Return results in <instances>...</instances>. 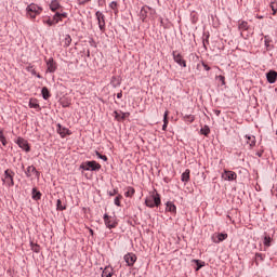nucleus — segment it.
Wrapping results in <instances>:
<instances>
[{"label":"nucleus","instance_id":"21","mask_svg":"<svg viewBox=\"0 0 277 277\" xmlns=\"http://www.w3.org/2000/svg\"><path fill=\"white\" fill-rule=\"evenodd\" d=\"M31 198L32 200H41L42 198V193H40V190H38V188L34 187L32 190H31Z\"/></svg>","mask_w":277,"mask_h":277},{"label":"nucleus","instance_id":"58","mask_svg":"<svg viewBox=\"0 0 277 277\" xmlns=\"http://www.w3.org/2000/svg\"><path fill=\"white\" fill-rule=\"evenodd\" d=\"M117 98H122V91H120L119 93H117Z\"/></svg>","mask_w":277,"mask_h":277},{"label":"nucleus","instance_id":"54","mask_svg":"<svg viewBox=\"0 0 277 277\" xmlns=\"http://www.w3.org/2000/svg\"><path fill=\"white\" fill-rule=\"evenodd\" d=\"M5 140V135L3 134V129L0 128V142Z\"/></svg>","mask_w":277,"mask_h":277},{"label":"nucleus","instance_id":"25","mask_svg":"<svg viewBox=\"0 0 277 277\" xmlns=\"http://www.w3.org/2000/svg\"><path fill=\"white\" fill-rule=\"evenodd\" d=\"M41 96L44 101H49V98H51V91H49V88L43 87L41 89Z\"/></svg>","mask_w":277,"mask_h":277},{"label":"nucleus","instance_id":"26","mask_svg":"<svg viewBox=\"0 0 277 277\" xmlns=\"http://www.w3.org/2000/svg\"><path fill=\"white\" fill-rule=\"evenodd\" d=\"M28 107H30V109H41L37 98H30Z\"/></svg>","mask_w":277,"mask_h":277},{"label":"nucleus","instance_id":"48","mask_svg":"<svg viewBox=\"0 0 277 277\" xmlns=\"http://www.w3.org/2000/svg\"><path fill=\"white\" fill-rule=\"evenodd\" d=\"M95 155L98 159H102V161H107V156L100 154L98 151H95Z\"/></svg>","mask_w":277,"mask_h":277},{"label":"nucleus","instance_id":"3","mask_svg":"<svg viewBox=\"0 0 277 277\" xmlns=\"http://www.w3.org/2000/svg\"><path fill=\"white\" fill-rule=\"evenodd\" d=\"M26 14L27 16H29V18H36V16H40V14H42V8L38 6V4L36 3H30L27 8H26Z\"/></svg>","mask_w":277,"mask_h":277},{"label":"nucleus","instance_id":"6","mask_svg":"<svg viewBox=\"0 0 277 277\" xmlns=\"http://www.w3.org/2000/svg\"><path fill=\"white\" fill-rule=\"evenodd\" d=\"M172 56H173V61L175 62V64H177L182 68H187V61H185V58H183L182 53H177L176 51H173Z\"/></svg>","mask_w":277,"mask_h":277},{"label":"nucleus","instance_id":"39","mask_svg":"<svg viewBox=\"0 0 277 277\" xmlns=\"http://www.w3.org/2000/svg\"><path fill=\"white\" fill-rule=\"evenodd\" d=\"M259 261H265V254L255 253V265L259 267Z\"/></svg>","mask_w":277,"mask_h":277},{"label":"nucleus","instance_id":"59","mask_svg":"<svg viewBox=\"0 0 277 277\" xmlns=\"http://www.w3.org/2000/svg\"><path fill=\"white\" fill-rule=\"evenodd\" d=\"M89 232H90V235H91L92 237H94V229L89 228Z\"/></svg>","mask_w":277,"mask_h":277},{"label":"nucleus","instance_id":"56","mask_svg":"<svg viewBox=\"0 0 277 277\" xmlns=\"http://www.w3.org/2000/svg\"><path fill=\"white\" fill-rule=\"evenodd\" d=\"M2 146H8V138H4L3 141H0Z\"/></svg>","mask_w":277,"mask_h":277},{"label":"nucleus","instance_id":"11","mask_svg":"<svg viewBox=\"0 0 277 277\" xmlns=\"http://www.w3.org/2000/svg\"><path fill=\"white\" fill-rule=\"evenodd\" d=\"M228 239V234L226 233H219L212 235L213 243H222V241H226Z\"/></svg>","mask_w":277,"mask_h":277},{"label":"nucleus","instance_id":"31","mask_svg":"<svg viewBox=\"0 0 277 277\" xmlns=\"http://www.w3.org/2000/svg\"><path fill=\"white\" fill-rule=\"evenodd\" d=\"M124 196L126 198H133V196H135V188H133V186H128Z\"/></svg>","mask_w":277,"mask_h":277},{"label":"nucleus","instance_id":"55","mask_svg":"<svg viewBox=\"0 0 277 277\" xmlns=\"http://www.w3.org/2000/svg\"><path fill=\"white\" fill-rule=\"evenodd\" d=\"M97 3L100 8H103V5H105V0H98Z\"/></svg>","mask_w":277,"mask_h":277},{"label":"nucleus","instance_id":"13","mask_svg":"<svg viewBox=\"0 0 277 277\" xmlns=\"http://www.w3.org/2000/svg\"><path fill=\"white\" fill-rule=\"evenodd\" d=\"M115 120L118 122H122L123 120H127L129 116H131L130 113H123L122 110H115L114 111Z\"/></svg>","mask_w":277,"mask_h":277},{"label":"nucleus","instance_id":"27","mask_svg":"<svg viewBox=\"0 0 277 277\" xmlns=\"http://www.w3.org/2000/svg\"><path fill=\"white\" fill-rule=\"evenodd\" d=\"M114 268L110 266H106L104 271L102 272V277H113L114 276Z\"/></svg>","mask_w":277,"mask_h":277},{"label":"nucleus","instance_id":"22","mask_svg":"<svg viewBox=\"0 0 277 277\" xmlns=\"http://www.w3.org/2000/svg\"><path fill=\"white\" fill-rule=\"evenodd\" d=\"M190 174H192V171L189 169H186L181 176L182 183H189Z\"/></svg>","mask_w":277,"mask_h":277},{"label":"nucleus","instance_id":"35","mask_svg":"<svg viewBox=\"0 0 277 277\" xmlns=\"http://www.w3.org/2000/svg\"><path fill=\"white\" fill-rule=\"evenodd\" d=\"M56 211H66V203H62V199L56 201Z\"/></svg>","mask_w":277,"mask_h":277},{"label":"nucleus","instance_id":"14","mask_svg":"<svg viewBox=\"0 0 277 277\" xmlns=\"http://www.w3.org/2000/svg\"><path fill=\"white\" fill-rule=\"evenodd\" d=\"M25 174L27 179H31V174H35L37 179H40V171H38V169H36V167L34 166H28L25 171Z\"/></svg>","mask_w":277,"mask_h":277},{"label":"nucleus","instance_id":"1","mask_svg":"<svg viewBox=\"0 0 277 277\" xmlns=\"http://www.w3.org/2000/svg\"><path fill=\"white\" fill-rule=\"evenodd\" d=\"M145 207L148 209H155V207H161V195L154 189L150 195L145 198Z\"/></svg>","mask_w":277,"mask_h":277},{"label":"nucleus","instance_id":"47","mask_svg":"<svg viewBox=\"0 0 277 277\" xmlns=\"http://www.w3.org/2000/svg\"><path fill=\"white\" fill-rule=\"evenodd\" d=\"M61 105H62V107H64V108L70 107V101H68V100H62V101H61Z\"/></svg>","mask_w":277,"mask_h":277},{"label":"nucleus","instance_id":"24","mask_svg":"<svg viewBox=\"0 0 277 277\" xmlns=\"http://www.w3.org/2000/svg\"><path fill=\"white\" fill-rule=\"evenodd\" d=\"M27 72H30L32 76L37 77V79H42V75L36 72V68H34V65L29 64L26 67Z\"/></svg>","mask_w":277,"mask_h":277},{"label":"nucleus","instance_id":"61","mask_svg":"<svg viewBox=\"0 0 277 277\" xmlns=\"http://www.w3.org/2000/svg\"><path fill=\"white\" fill-rule=\"evenodd\" d=\"M87 57H90V50L87 51Z\"/></svg>","mask_w":277,"mask_h":277},{"label":"nucleus","instance_id":"10","mask_svg":"<svg viewBox=\"0 0 277 277\" xmlns=\"http://www.w3.org/2000/svg\"><path fill=\"white\" fill-rule=\"evenodd\" d=\"M124 262L127 263L128 267H133L135 265V262L137 261V255L134 253H127L123 256Z\"/></svg>","mask_w":277,"mask_h":277},{"label":"nucleus","instance_id":"9","mask_svg":"<svg viewBox=\"0 0 277 277\" xmlns=\"http://www.w3.org/2000/svg\"><path fill=\"white\" fill-rule=\"evenodd\" d=\"M95 16H96V21L98 24V28L104 34V31H105V14H103V12H101V11H97L95 13Z\"/></svg>","mask_w":277,"mask_h":277},{"label":"nucleus","instance_id":"41","mask_svg":"<svg viewBox=\"0 0 277 277\" xmlns=\"http://www.w3.org/2000/svg\"><path fill=\"white\" fill-rule=\"evenodd\" d=\"M263 243H264L265 248H269L272 246V237L271 236H265Z\"/></svg>","mask_w":277,"mask_h":277},{"label":"nucleus","instance_id":"57","mask_svg":"<svg viewBox=\"0 0 277 277\" xmlns=\"http://www.w3.org/2000/svg\"><path fill=\"white\" fill-rule=\"evenodd\" d=\"M215 116H220L222 114V110H214Z\"/></svg>","mask_w":277,"mask_h":277},{"label":"nucleus","instance_id":"15","mask_svg":"<svg viewBox=\"0 0 277 277\" xmlns=\"http://www.w3.org/2000/svg\"><path fill=\"white\" fill-rule=\"evenodd\" d=\"M56 131L61 137H66V135L72 134L68 128L63 127L61 123L56 124Z\"/></svg>","mask_w":277,"mask_h":277},{"label":"nucleus","instance_id":"60","mask_svg":"<svg viewBox=\"0 0 277 277\" xmlns=\"http://www.w3.org/2000/svg\"><path fill=\"white\" fill-rule=\"evenodd\" d=\"M256 18H259L260 21L264 18L263 15H256Z\"/></svg>","mask_w":277,"mask_h":277},{"label":"nucleus","instance_id":"52","mask_svg":"<svg viewBox=\"0 0 277 277\" xmlns=\"http://www.w3.org/2000/svg\"><path fill=\"white\" fill-rule=\"evenodd\" d=\"M201 65L203 66L205 70H207V71L211 70V66L207 65V63H205V61L201 62Z\"/></svg>","mask_w":277,"mask_h":277},{"label":"nucleus","instance_id":"44","mask_svg":"<svg viewBox=\"0 0 277 277\" xmlns=\"http://www.w3.org/2000/svg\"><path fill=\"white\" fill-rule=\"evenodd\" d=\"M43 25H49V27H53V25H55V23L53 21H51L50 17H48L47 19H43Z\"/></svg>","mask_w":277,"mask_h":277},{"label":"nucleus","instance_id":"33","mask_svg":"<svg viewBox=\"0 0 277 277\" xmlns=\"http://www.w3.org/2000/svg\"><path fill=\"white\" fill-rule=\"evenodd\" d=\"M211 133V128H209V126L205 124L201 129H200V134L205 135V137H209V134Z\"/></svg>","mask_w":277,"mask_h":277},{"label":"nucleus","instance_id":"40","mask_svg":"<svg viewBox=\"0 0 277 277\" xmlns=\"http://www.w3.org/2000/svg\"><path fill=\"white\" fill-rule=\"evenodd\" d=\"M269 8L273 12V16H276V14H277V1H272L271 4H269Z\"/></svg>","mask_w":277,"mask_h":277},{"label":"nucleus","instance_id":"50","mask_svg":"<svg viewBox=\"0 0 277 277\" xmlns=\"http://www.w3.org/2000/svg\"><path fill=\"white\" fill-rule=\"evenodd\" d=\"M57 16H60L61 18H68V13L56 12V18H57Z\"/></svg>","mask_w":277,"mask_h":277},{"label":"nucleus","instance_id":"62","mask_svg":"<svg viewBox=\"0 0 277 277\" xmlns=\"http://www.w3.org/2000/svg\"><path fill=\"white\" fill-rule=\"evenodd\" d=\"M160 23H163V18H160Z\"/></svg>","mask_w":277,"mask_h":277},{"label":"nucleus","instance_id":"32","mask_svg":"<svg viewBox=\"0 0 277 277\" xmlns=\"http://www.w3.org/2000/svg\"><path fill=\"white\" fill-rule=\"evenodd\" d=\"M193 263H195L196 267H195V272H200V269H202V267H205V262L201 260H193Z\"/></svg>","mask_w":277,"mask_h":277},{"label":"nucleus","instance_id":"12","mask_svg":"<svg viewBox=\"0 0 277 277\" xmlns=\"http://www.w3.org/2000/svg\"><path fill=\"white\" fill-rule=\"evenodd\" d=\"M222 179H224V181H237V173L235 171L224 170Z\"/></svg>","mask_w":277,"mask_h":277},{"label":"nucleus","instance_id":"28","mask_svg":"<svg viewBox=\"0 0 277 277\" xmlns=\"http://www.w3.org/2000/svg\"><path fill=\"white\" fill-rule=\"evenodd\" d=\"M238 29L239 31H248V29H250V25H248V22L241 21L238 23Z\"/></svg>","mask_w":277,"mask_h":277},{"label":"nucleus","instance_id":"2","mask_svg":"<svg viewBox=\"0 0 277 277\" xmlns=\"http://www.w3.org/2000/svg\"><path fill=\"white\" fill-rule=\"evenodd\" d=\"M102 166L95 160H87L80 164V170H84L85 172H98Z\"/></svg>","mask_w":277,"mask_h":277},{"label":"nucleus","instance_id":"17","mask_svg":"<svg viewBox=\"0 0 277 277\" xmlns=\"http://www.w3.org/2000/svg\"><path fill=\"white\" fill-rule=\"evenodd\" d=\"M266 80L269 82V83H276L277 81V71L276 70H269L266 72Z\"/></svg>","mask_w":277,"mask_h":277},{"label":"nucleus","instance_id":"37","mask_svg":"<svg viewBox=\"0 0 277 277\" xmlns=\"http://www.w3.org/2000/svg\"><path fill=\"white\" fill-rule=\"evenodd\" d=\"M30 248L32 250V252H36V254H39L40 252V245L34 242V241H30Z\"/></svg>","mask_w":277,"mask_h":277},{"label":"nucleus","instance_id":"43","mask_svg":"<svg viewBox=\"0 0 277 277\" xmlns=\"http://www.w3.org/2000/svg\"><path fill=\"white\" fill-rule=\"evenodd\" d=\"M120 200H122V195H117L115 200H114V203L116 205V207H121V202Z\"/></svg>","mask_w":277,"mask_h":277},{"label":"nucleus","instance_id":"7","mask_svg":"<svg viewBox=\"0 0 277 277\" xmlns=\"http://www.w3.org/2000/svg\"><path fill=\"white\" fill-rule=\"evenodd\" d=\"M44 62L47 64V72L53 74L57 70V62H55L53 57H50L49 60L45 57Z\"/></svg>","mask_w":277,"mask_h":277},{"label":"nucleus","instance_id":"34","mask_svg":"<svg viewBox=\"0 0 277 277\" xmlns=\"http://www.w3.org/2000/svg\"><path fill=\"white\" fill-rule=\"evenodd\" d=\"M183 120L187 124H192V122H194V120H196V117L194 115H184Z\"/></svg>","mask_w":277,"mask_h":277},{"label":"nucleus","instance_id":"42","mask_svg":"<svg viewBox=\"0 0 277 277\" xmlns=\"http://www.w3.org/2000/svg\"><path fill=\"white\" fill-rule=\"evenodd\" d=\"M215 79L216 81H220L221 85H226V77L223 75L216 76Z\"/></svg>","mask_w":277,"mask_h":277},{"label":"nucleus","instance_id":"53","mask_svg":"<svg viewBox=\"0 0 277 277\" xmlns=\"http://www.w3.org/2000/svg\"><path fill=\"white\" fill-rule=\"evenodd\" d=\"M263 153H265V149H260L259 151L255 153L256 157H263Z\"/></svg>","mask_w":277,"mask_h":277},{"label":"nucleus","instance_id":"51","mask_svg":"<svg viewBox=\"0 0 277 277\" xmlns=\"http://www.w3.org/2000/svg\"><path fill=\"white\" fill-rule=\"evenodd\" d=\"M92 0H77L78 5H85V3H90Z\"/></svg>","mask_w":277,"mask_h":277},{"label":"nucleus","instance_id":"38","mask_svg":"<svg viewBox=\"0 0 277 277\" xmlns=\"http://www.w3.org/2000/svg\"><path fill=\"white\" fill-rule=\"evenodd\" d=\"M209 38H210L209 31L203 32V40H202L203 49H207V44H209Z\"/></svg>","mask_w":277,"mask_h":277},{"label":"nucleus","instance_id":"63","mask_svg":"<svg viewBox=\"0 0 277 277\" xmlns=\"http://www.w3.org/2000/svg\"><path fill=\"white\" fill-rule=\"evenodd\" d=\"M228 220H230V215H227Z\"/></svg>","mask_w":277,"mask_h":277},{"label":"nucleus","instance_id":"36","mask_svg":"<svg viewBox=\"0 0 277 277\" xmlns=\"http://www.w3.org/2000/svg\"><path fill=\"white\" fill-rule=\"evenodd\" d=\"M72 42V38L70 37V35H66L65 39H64V44L63 47L65 49H68V47H70V43Z\"/></svg>","mask_w":277,"mask_h":277},{"label":"nucleus","instance_id":"49","mask_svg":"<svg viewBox=\"0 0 277 277\" xmlns=\"http://www.w3.org/2000/svg\"><path fill=\"white\" fill-rule=\"evenodd\" d=\"M57 13H55L54 14V16H53V21L52 22H54V25H57V23H60V21H62V17L61 16H57Z\"/></svg>","mask_w":277,"mask_h":277},{"label":"nucleus","instance_id":"19","mask_svg":"<svg viewBox=\"0 0 277 277\" xmlns=\"http://www.w3.org/2000/svg\"><path fill=\"white\" fill-rule=\"evenodd\" d=\"M122 83V78L120 76H113L110 79V85L113 88H118Z\"/></svg>","mask_w":277,"mask_h":277},{"label":"nucleus","instance_id":"30","mask_svg":"<svg viewBox=\"0 0 277 277\" xmlns=\"http://www.w3.org/2000/svg\"><path fill=\"white\" fill-rule=\"evenodd\" d=\"M169 114H170V111H168V110L164 111L162 131H167L168 130V124L170 122V120L168 119Z\"/></svg>","mask_w":277,"mask_h":277},{"label":"nucleus","instance_id":"16","mask_svg":"<svg viewBox=\"0 0 277 277\" xmlns=\"http://www.w3.org/2000/svg\"><path fill=\"white\" fill-rule=\"evenodd\" d=\"M166 212L171 213V215H176V205L173 201L166 202Z\"/></svg>","mask_w":277,"mask_h":277},{"label":"nucleus","instance_id":"45","mask_svg":"<svg viewBox=\"0 0 277 277\" xmlns=\"http://www.w3.org/2000/svg\"><path fill=\"white\" fill-rule=\"evenodd\" d=\"M107 194L110 196V197H114V196H118V187L114 188L113 190H107Z\"/></svg>","mask_w":277,"mask_h":277},{"label":"nucleus","instance_id":"5","mask_svg":"<svg viewBox=\"0 0 277 277\" xmlns=\"http://www.w3.org/2000/svg\"><path fill=\"white\" fill-rule=\"evenodd\" d=\"M15 144H17V146L22 148V150H25L26 153H31V145L29 144L28 140H25L22 136H18L17 140L15 141Z\"/></svg>","mask_w":277,"mask_h":277},{"label":"nucleus","instance_id":"46","mask_svg":"<svg viewBox=\"0 0 277 277\" xmlns=\"http://www.w3.org/2000/svg\"><path fill=\"white\" fill-rule=\"evenodd\" d=\"M109 8L110 10H116V12H118V2L117 1L110 2Z\"/></svg>","mask_w":277,"mask_h":277},{"label":"nucleus","instance_id":"18","mask_svg":"<svg viewBox=\"0 0 277 277\" xmlns=\"http://www.w3.org/2000/svg\"><path fill=\"white\" fill-rule=\"evenodd\" d=\"M151 11L149 6H143L140 12V16L143 23H146V18H148V13Z\"/></svg>","mask_w":277,"mask_h":277},{"label":"nucleus","instance_id":"20","mask_svg":"<svg viewBox=\"0 0 277 277\" xmlns=\"http://www.w3.org/2000/svg\"><path fill=\"white\" fill-rule=\"evenodd\" d=\"M247 144H249V148H254L256 146V137L253 135H246Z\"/></svg>","mask_w":277,"mask_h":277},{"label":"nucleus","instance_id":"23","mask_svg":"<svg viewBox=\"0 0 277 277\" xmlns=\"http://www.w3.org/2000/svg\"><path fill=\"white\" fill-rule=\"evenodd\" d=\"M62 4H60V1L57 0H52L50 3V10L51 12H56L57 10H61Z\"/></svg>","mask_w":277,"mask_h":277},{"label":"nucleus","instance_id":"29","mask_svg":"<svg viewBox=\"0 0 277 277\" xmlns=\"http://www.w3.org/2000/svg\"><path fill=\"white\" fill-rule=\"evenodd\" d=\"M272 42V38L269 36H264V44L267 51H272L274 49V45L269 44Z\"/></svg>","mask_w":277,"mask_h":277},{"label":"nucleus","instance_id":"8","mask_svg":"<svg viewBox=\"0 0 277 277\" xmlns=\"http://www.w3.org/2000/svg\"><path fill=\"white\" fill-rule=\"evenodd\" d=\"M103 220H104V224H105L106 228L111 229V228H116V226H118V222H116V219L109 216V214H107V213L104 214Z\"/></svg>","mask_w":277,"mask_h":277},{"label":"nucleus","instance_id":"4","mask_svg":"<svg viewBox=\"0 0 277 277\" xmlns=\"http://www.w3.org/2000/svg\"><path fill=\"white\" fill-rule=\"evenodd\" d=\"M14 176H16V173L12 169H6L4 171V177H2V183H5L8 187H14Z\"/></svg>","mask_w":277,"mask_h":277}]
</instances>
